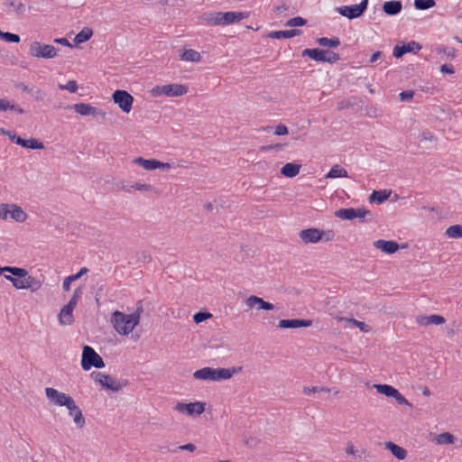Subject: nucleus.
Here are the masks:
<instances>
[{
    "label": "nucleus",
    "instance_id": "2eb2a0df",
    "mask_svg": "<svg viewBox=\"0 0 462 462\" xmlns=\"http://www.w3.org/2000/svg\"><path fill=\"white\" fill-rule=\"evenodd\" d=\"M66 108H73L75 112L85 116H92L94 117H104L106 116V113L104 111L86 103H78L73 106H67Z\"/></svg>",
    "mask_w": 462,
    "mask_h": 462
},
{
    "label": "nucleus",
    "instance_id": "603ef678",
    "mask_svg": "<svg viewBox=\"0 0 462 462\" xmlns=\"http://www.w3.org/2000/svg\"><path fill=\"white\" fill-rule=\"evenodd\" d=\"M75 282L73 280V278L69 275V276H67L64 281H63V283H62V288L64 291H68L70 290V285L71 283Z\"/></svg>",
    "mask_w": 462,
    "mask_h": 462
},
{
    "label": "nucleus",
    "instance_id": "680f3d73",
    "mask_svg": "<svg viewBox=\"0 0 462 462\" xmlns=\"http://www.w3.org/2000/svg\"><path fill=\"white\" fill-rule=\"evenodd\" d=\"M382 52L381 51H375L371 57H370V60H369V62L370 63H374L376 62L379 59H381L382 57Z\"/></svg>",
    "mask_w": 462,
    "mask_h": 462
},
{
    "label": "nucleus",
    "instance_id": "a211bd4d",
    "mask_svg": "<svg viewBox=\"0 0 462 462\" xmlns=\"http://www.w3.org/2000/svg\"><path fill=\"white\" fill-rule=\"evenodd\" d=\"M420 49L421 46L418 42L412 41L402 46L396 45L393 48V55L399 59L402 58L405 53L420 51Z\"/></svg>",
    "mask_w": 462,
    "mask_h": 462
},
{
    "label": "nucleus",
    "instance_id": "f8f14e48",
    "mask_svg": "<svg viewBox=\"0 0 462 462\" xmlns=\"http://www.w3.org/2000/svg\"><path fill=\"white\" fill-rule=\"evenodd\" d=\"M174 410L180 413L189 416H199L205 411V403L201 402H194L189 403L177 402Z\"/></svg>",
    "mask_w": 462,
    "mask_h": 462
},
{
    "label": "nucleus",
    "instance_id": "8fccbe9b",
    "mask_svg": "<svg viewBox=\"0 0 462 462\" xmlns=\"http://www.w3.org/2000/svg\"><path fill=\"white\" fill-rule=\"evenodd\" d=\"M355 211L356 218L364 219L366 216L371 215V212L365 208H355Z\"/></svg>",
    "mask_w": 462,
    "mask_h": 462
},
{
    "label": "nucleus",
    "instance_id": "c756f323",
    "mask_svg": "<svg viewBox=\"0 0 462 462\" xmlns=\"http://www.w3.org/2000/svg\"><path fill=\"white\" fill-rule=\"evenodd\" d=\"M433 440L438 445H450L455 443L456 437L449 432H443L435 435Z\"/></svg>",
    "mask_w": 462,
    "mask_h": 462
},
{
    "label": "nucleus",
    "instance_id": "c03bdc74",
    "mask_svg": "<svg viewBox=\"0 0 462 462\" xmlns=\"http://www.w3.org/2000/svg\"><path fill=\"white\" fill-rule=\"evenodd\" d=\"M26 148L30 149H43L44 145L42 143L37 141L36 139L31 138L27 140V145Z\"/></svg>",
    "mask_w": 462,
    "mask_h": 462
},
{
    "label": "nucleus",
    "instance_id": "a878e982",
    "mask_svg": "<svg viewBox=\"0 0 462 462\" xmlns=\"http://www.w3.org/2000/svg\"><path fill=\"white\" fill-rule=\"evenodd\" d=\"M402 5L401 1L393 0L383 4V9L388 15H395L402 11Z\"/></svg>",
    "mask_w": 462,
    "mask_h": 462
},
{
    "label": "nucleus",
    "instance_id": "4be33fe9",
    "mask_svg": "<svg viewBox=\"0 0 462 462\" xmlns=\"http://www.w3.org/2000/svg\"><path fill=\"white\" fill-rule=\"evenodd\" d=\"M375 248L386 253L393 254L399 249V245L395 241L377 240L374 243Z\"/></svg>",
    "mask_w": 462,
    "mask_h": 462
},
{
    "label": "nucleus",
    "instance_id": "bb28decb",
    "mask_svg": "<svg viewBox=\"0 0 462 462\" xmlns=\"http://www.w3.org/2000/svg\"><path fill=\"white\" fill-rule=\"evenodd\" d=\"M300 167V164L288 162L281 169V173L284 177L293 178L299 174Z\"/></svg>",
    "mask_w": 462,
    "mask_h": 462
},
{
    "label": "nucleus",
    "instance_id": "864d4df0",
    "mask_svg": "<svg viewBox=\"0 0 462 462\" xmlns=\"http://www.w3.org/2000/svg\"><path fill=\"white\" fill-rule=\"evenodd\" d=\"M13 107V104H11L8 100L0 98V111H6Z\"/></svg>",
    "mask_w": 462,
    "mask_h": 462
},
{
    "label": "nucleus",
    "instance_id": "412c9836",
    "mask_svg": "<svg viewBox=\"0 0 462 462\" xmlns=\"http://www.w3.org/2000/svg\"><path fill=\"white\" fill-rule=\"evenodd\" d=\"M312 324L310 319H281L278 327L281 328H308Z\"/></svg>",
    "mask_w": 462,
    "mask_h": 462
},
{
    "label": "nucleus",
    "instance_id": "393cba45",
    "mask_svg": "<svg viewBox=\"0 0 462 462\" xmlns=\"http://www.w3.org/2000/svg\"><path fill=\"white\" fill-rule=\"evenodd\" d=\"M328 51L320 49H305L302 51V56H308L316 61H325Z\"/></svg>",
    "mask_w": 462,
    "mask_h": 462
},
{
    "label": "nucleus",
    "instance_id": "473e14b6",
    "mask_svg": "<svg viewBox=\"0 0 462 462\" xmlns=\"http://www.w3.org/2000/svg\"><path fill=\"white\" fill-rule=\"evenodd\" d=\"M355 208H340L335 212V216L340 219L352 220L356 218Z\"/></svg>",
    "mask_w": 462,
    "mask_h": 462
},
{
    "label": "nucleus",
    "instance_id": "6ab92c4d",
    "mask_svg": "<svg viewBox=\"0 0 462 462\" xmlns=\"http://www.w3.org/2000/svg\"><path fill=\"white\" fill-rule=\"evenodd\" d=\"M445 321L446 319L444 317L437 314H432L430 316L420 315L416 317V322L421 327H427L430 325H442L445 323Z\"/></svg>",
    "mask_w": 462,
    "mask_h": 462
},
{
    "label": "nucleus",
    "instance_id": "cd10ccee",
    "mask_svg": "<svg viewBox=\"0 0 462 462\" xmlns=\"http://www.w3.org/2000/svg\"><path fill=\"white\" fill-rule=\"evenodd\" d=\"M300 31L297 29H291L286 31H274L268 34L269 38L273 39H286L300 35Z\"/></svg>",
    "mask_w": 462,
    "mask_h": 462
},
{
    "label": "nucleus",
    "instance_id": "c85d7f7f",
    "mask_svg": "<svg viewBox=\"0 0 462 462\" xmlns=\"http://www.w3.org/2000/svg\"><path fill=\"white\" fill-rule=\"evenodd\" d=\"M391 195V190L383 189V190H374L369 197V201L371 203L382 204Z\"/></svg>",
    "mask_w": 462,
    "mask_h": 462
},
{
    "label": "nucleus",
    "instance_id": "0e129e2a",
    "mask_svg": "<svg viewBox=\"0 0 462 462\" xmlns=\"http://www.w3.org/2000/svg\"><path fill=\"white\" fill-rule=\"evenodd\" d=\"M433 139H434V136L430 132L426 131L421 134V139H420L421 141L422 140L432 141Z\"/></svg>",
    "mask_w": 462,
    "mask_h": 462
},
{
    "label": "nucleus",
    "instance_id": "20e7f679",
    "mask_svg": "<svg viewBox=\"0 0 462 462\" xmlns=\"http://www.w3.org/2000/svg\"><path fill=\"white\" fill-rule=\"evenodd\" d=\"M241 367L232 368H212L204 367L194 372L195 379L203 381L218 382L221 380L230 379L235 374L241 371Z\"/></svg>",
    "mask_w": 462,
    "mask_h": 462
},
{
    "label": "nucleus",
    "instance_id": "5701e85b",
    "mask_svg": "<svg viewBox=\"0 0 462 462\" xmlns=\"http://www.w3.org/2000/svg\"><path fill=\"white\" fill-rule=\"evenodd\" d=\"M385 449L389 450L392 455L399 460H404L408 455V452L402 447L392 442L387 441L384 443Z\"/></svg>",
    "mask_w": 462,
    "mask_h": 462
},
{
    "label": "nucleus",
    "instance_id": "b1692460",
    "mask_svg": "<svg viewBox=\"0 0 462 462\" xmlns=\"http://www.w3.org/2000/svg\"><path fill=\"white\" fill-rule=\"evenodd\" d=\"M73 310L74 309L70 308V306L65 305L59 314V322L61 326H69L71 325L74 321L73 318Z\"/></svg>",
    "mask_w": 462,
    "mask_h": 462
},
{
    "label": "nucleus",
    "instance_id": "49530a36",
    "mask_svg": "<svg viewBox=\"0 0 462 462\" xmlns=\"http://www.w3.org/2000/svg\"><path fill=\"white\" fill-rule=\"evenodd\" d=\"M3 39L6 42H20V36L18 34L11 33V32H5V35H3Z\"/></svg>",
    "mask_w": 462,
    "mask_h": 462
},
{
    "label": "nucleus",
    "instance_id": "bf43d9fd",
    "mask_svg": "<svg viewBox=\"0 0 462 462\" xmlns=\"http://www.w3.org/2000/svg\"><path fill=\"white\" fill-rule=\"evenodd\" d=\"M440 71L443 73H448V74L455 73L454 68L452 66H448L447 64H444L440 67Z\"/></svg>",
    "mask_w": 462,
    "mask_h": 462
},
{
    "label": "nucleus",
    "instance_id": "423d86ee",
    "mask_svg": "<svg viewBox=\"0 0 462 462\" xmlns=\"http://www.w3.org/2000/svg\"><path fill=\"white\" fill-rule=\"evenodd\" d=\"M188 92V87L182 84H168V85H157L153 87L150 93L152 97H158L162 96L166 97H181Z\"/></svg>",
    "mask_w": 462,
    "mask_h": 462
},
{
    "label": "nucleus",
    "instance_id": "f03ea898",
    "mask_svg": "<svg viewBox=\"0 0 462 462\" xmlns=\"http://www.w3.org/2000/svg\"><path fill=\"white\" fill-rule=\"evenodd\" d=\"M143 311L142 300L137 301L135 310L131 314H125L116 310L111 315V323L115 330L122 336H127L133 332L140 323L141 315Z\"/></svg>",
    "mask_w": 462,
    "mask_h": 462
},
{
    "label": "nucleus",
    "instance_id": "1a4fd4ad",
    "mask_svg": "<svg viewBox=\"0 0 462 462\" xmlns=\"http://www.w3.org/2000/svg\"><path fill=\"white\" fill-rule=\"evenodd\" d=\"M45 394H46V397H47L49 402L51 405H56V406H60V407L64 406V407L68 408L69 405H71L72 401H74V399L70 395H69L65 393L60 392L57 389H54L52 387L45 388Z\"/></svg>",
    "mask_w": 462,
    "mask_h": 462
},
{
    "label": "nucleus",
    "instance_id": "3c124183",
    "mask_svg": "<svg viewBox=\"0 0 462 462\" xmlns=\"http://www.w3.org/2000/svg\"><path fill=\"white\" fill-rule=\"evenodd\" d=\"M274 134L276 135H285L288 134V128L286 125L280 124L275 127Z\"/></svg>",
    "mask_w": 462,
    "mask_h": 462
},
{
    "label": "nucleus",
    "instance_id": "ddd939ff",
    "mask_svg": "<svg viewBox=\"0 0 462 462\" xmlns=\"http://www.w3.org/2000/svg\"><path fill=\"white\" fill-rule=\"evenodd\" d=\"M113 100L125 113H129L132 109L134 97L125 90H116L113 94Z\"/></svg>",
    "mask_w": 462,
    "mask_h": 462
},
{
    "label": "nucleus",
    "instance_id": "de8ad7c7",
    "mask_svg": "<svg viewBox=\"0 0 462 462\" xmlns=\"http://www.w3.org/2000/svg\"><path fill=\"white\" fill-rule=\"evenodd\" d=\"M393 398L401 405L411 406V402H409V401L403 395H402L399 393V391L396 392L395 396H393Z\"/></svg>",
    "mask_w": 462,
    "mask_h": 462
},
{
    "label": "nucleus",
    "instance_id": "4d7b16f0",
    "mask_svg": "<svg viewBox=\"0 0 462 462\" xmlns=\"http://www.w3.org/2000/svg\"><path fill=\"white\" fill-rule=\"evenodd\" d=\"M178 449H180V450H187V451H189V452H193L196 450V446L192 443H189V444H185V445H181L178 448Z\"/></svg>",
    "mask_w": 462,
    "mask_h": 462
},
{
    "label": "nucleus",
    "instance_id": "aec40b11",
    "mask_svg": "<svg viewBox=\"0 0 462 462\" xmlns=\"http://www.w3.org/2000/svg\"><path fill=\"white\" fill-rule=\"evenodd\" d=\"M67 409L69 410V416L73 418L75 425L78 428L82 429L85 426L86 420L81 410L76 404L75 401H72L71 405H69Z\"/></svg>",
    "mask_w": 462,
    "mask_h": 462
},
{
    "label": "nucleus",
    "instance_id": "58836bf2",
    "mask_svg": "<svg viewBox=\"0 0 462 462\" xmlns=\"http://www.w3.org/2000/svg\"><path fill=\"white\" fill-rule=\"evenodd\" d=\"M434 0H415L414 6L419 10H426L435 6Z\"/></svg>",
    "mask_w": 462,
    "mask_h": 462
},
{
    "label": "nucleus",
    "instance_id": "f257e3e1",
    "mask_svg": "<svg viewBox=\"0 0 462 462\" xmlns=\"http://www.w3.org/2000/svg\"><path fill=\"white\" fill-rule=\"evenodd\" d=\"M4 273H9L12 274L5 275V278L17 290H30L32 292H35L42 288V282L30 275L28 271L24 268L15 266H0V274Z\"/></svg>",
    "mask_w": 462,
    "mask_h": 462
},
{
    "label": "nucleus",
    "instance_id": "2f4dec72",
    "mask_svg": "<svg viewBox=\"0 0 462 462\" xmlns=\"http://www.w3.org/2000/svg\"><path fill=\"white\" fill-rule=\"evenodd\" d=\"M93 35V31L88 28H83L79 33L76 34L74 42L76 44H80L88 41Z\"/></svg>",
    "mask_w": 462,
    "mask_h": 462
},
{
    "label": "nucleus",
    "instance_id": "5fc2aeb1",
    "mask_svg": "<svg viewBox=\"0 0 462 462\" xmlns=\"http://www.w3.org/2000/svg\"><path fill=\"white\" fill-rule=\"evenodd\" d=\"M88 272L87 267H82L77 273L70 275L74 281L79 280Z\"/></svg>",
    "mask_w": 462,
    "mask_h": 462
},
{
    "label": "nucleus",
    "instance_id": "a19ab883",
    "mask_svg": "<svg viewBox=\"0 0 462 462\" xmlns=\"http://www.w3.org/2000/svg\"><path fill=\"white\" fill-rule=\"evenodd\" d=\"M305 23H306V20L298 16V17H294V18L288 20L286 23V25L291 26V27H297V26H303V25H305Z\"/></svg>",
    "mask_w": 462,
    "mask_h": 462
},
{
    "label": "nucleus",
    "instance_id": "37998d69",
    "mask_svg": "<svg viewBox=\"0 0 462 462\" xmlns=\"http://www.w3.org/2000/svg\"><path fill=\"white\" fill-rule=\"evenodd\" d=\"M212 315L208 312H198L193 316L194 321L199 324L202 321L207 320L208 319L211 318Z\"/></svg>",
    "mask_w": 462,
    "mask_h": 462
},
{
    "label": "nucleus",
    "instance_id": "774afa93",
    "mask_svg": "<svg viewBox=\"0 0 462 462\" xmlns=\"http://www.w3.org/2000/svg\"><path fill=\"white\" fill-rule=\"evenodd\" d=\"M15 143H16L18 145H21L22 147L26 148V145H27V140H24V139L21 138L20 136H17V138H16V140H15Z\"/></svg>",
    "mask_w": 462,
    "mask_h": 462
},
{
    "label": "nucleus",
    "instance_id": "f3484780",
    "mask_svg": "<svg viewBox=\"0 0 462 462\" xmlns=\"http://www.w3.org/2000/svg\"><path fill=\"white\" fill-rule=\"evenodd\" d=\"M246 307L248 309H255L257 310H273L274 309L273 304L263 300L261 297L251 295L246 298L245 301Z\"/></svg>",
    "mask_w": 462,
    "mask_h": 462
},
{
    "label": "nucleus",
    "instance_id": "dca6fc26",
    "mask_svg": "<svg viewBox=\"0 0 462 462\" xmlns=\"http://www.w3.org/2000/svg\"><path fill=\"white\" fill-rule=\"evenodd\" d=\"M324 236V232L318 228H307L300 231L299 237L305 244H315L319 242Z\"/></svg>",
    "mask_w": 462,
    "mask_h": 462
},
{
    "label": "nucleus",
    "instance_id": "052dcab7",
    "mask_svg": "<svg viewBox=\"0 0 462 462\" xmlns=\"http://www.w3.org/2000/svg\"><path fill=\"white\" fill-rule=\"evenodd\" d=\"M33 96L35 97L36 100H40V101H42L45 97V93L42 92L41 89H35L33 91Z\"/></svg>",
    "mask_w": 462,
    "mask_h": 462
},
{
    "label": "nucleus",
    "instance_id": "7ed1b4c3",
    "mask_svg": "<svg viewBox=\"0 0 462 462\" xmlns=\"http://www.w3.org/2000/svg\"><path fill=\"white\" fill-rule=\"evenodd\" d=\"M248 12H207L203 13L199 19L201 22L211 26H226L237 23L248 18Z\"/></svg>",
    "mask_w": 462,
    "mask_h": 462
},
{
    "label": "nucleus",
    "instance_id": "4c0bfd02",
    "mask_svg": "<svg viewBox=\"0 0 462 462\" xmlns=\"http://www.w3.org/2000/svg\"><path fill=\"white\" fill-rule=\"evenodd\" d=\"M318 42L319 45L329 48H337L340 45V41L338 38H331L328 39L327 37H321L318 39Z\"/></svg>",
    "mask_w": 462,
    "mask_h": 462
},
{
    "label": "nucleus",
    "instance_id": "f704fd0d",
    "mask_svg": "<svg viewBox=\"0 0 462 462\" xmlns=\"http://www.w3.org/2000/svg\"><path fill=\"white\" fill-rule=\"evenodd\" d=\"M339 177H347V171L339 165H334L326 175L328 179H335Z\"/></svg>",
    "mask_w": 462,
    "mask_h": 462
},
{
    "label": "nucleus",
    "instance_id": "13d9d810",
    "mask_svg": "<svg viewBox=\"0 0 462 462\" xmlns=\"http://www.w3.org/2000/svg\"><path fill=\"white\" fill-rule=\"evenodd\" d=\"M412 97H413L412 91H403V92L400 93V97H401V100H402V101L411 99Z\"/></svg>",
    "mask_w": 462,
    "mask_h": 462
},
{
    "label": "nucleus",
    "instance_id": "338daca9",
    "mask_svg": "<svg viewBox=\"0 0 462 462\" xmlns=\"http://www.w3.org/2000/svg\"><path fill=\"white\" fill-rule=\"evenodd\" d=\"M82 287H78L74 290V292H73V295L74 297H76L77 299L80 300L81 296H82Z\"/></svg>",
    "mask_w": 462,
    "mask_h": 462
},
{
    "label": "nucleus",
    "instance_id": "79ce46f5",
    "mask_svg": "<svg viewBox=\"0 0 462 462\" xmlns=\"http://www.w3.org/2000/svg\"><path fill=\"white\" fill-rule=\"evenodd\" d=\"M131 188H134V189L140 190V191H147V192L154 191V188L152 185L146 184V183H135V184L131 185Z\"/></svg>",
    "mask_w": 462,
    "mask_h": 462
},
{
    "label": "nucleus",
    "instance_id": "0eeeda50",
    "mask_svg": "<svg viewBox=\"0 0 462 462\" xmlns=\"http://www.w3.org/2000/svg\"><path fill=\"white\" fill-rule=\"evenodd\" d=\"M81 366L85 371H88L91 367L103 368L105 363L91 346H85L82 352Z\"/></svg>",
    "mask_w": 462,
    "mask_h": 462
},
{
    "label": "nucleus",
    "instance_id": "39448f33",
    "mask_svg": "<svg viewBox=\"0 0 462 462\" xmlns=\"http://www.w3.org/2000/svg\"><path fill=\"white\" fill-rule=\"evenodd\" d=\"M27 213L16 204L2 203L0 204V219L8 220L12 219L18 223L26 221Z\"/></svg>",
    "mask_w": 462,
    "mask_h": 462
},
{
    "label": "nucleus",
    "instance_id": "6e6d98bb",
    "mask_svg": "<svg viewBox=\"0 0 462 462\" xmlns=\"http://www.w3.org/2000/svg\"><path fill=\"white\" fill-rule=\"evenodd\" d=\"M319 391H324V392H329V389H327V388H318V387H312V388H309V387H305L303 392L304 393L306 394H310V393H316V392H319Z\"/></svg>",
    "mask_w": 462,
    "mask_h": 462
},
{
    "label": "nucleus",
    "instance_id": "6e6552de",
    "mask_svg": "<svg viewBox=\"0 0 462 462\" xmlns=\"http://www.w3.org/2000/svg\"><path fill=\"white\" fill-rule=\"evenodd\" d=\"M29 54L35 58L53 59L58 55V49L53 45L32 42L29 47Z\"/></svg>",
    "mask_w": 462,
    "mask_h": 462
},
{
    "label": "nucleus",
    "instance_id": "4468645a",
    "mask_svg": "<svg viewBox=\"0 0 462 462\" xmlns=\"http://www.w3.org/2000/svg\"><path fill=\"white\" fill-rule=\"evenodd\" d=\"M133 163L143 167L146 171H153L156 169H162L167 171L171 169V164L168 162H162L155 159H144L143 157H137L133 160Z\"/></svg>",
    "mask_w": 462,
    "mask_h": 462
},
{
    "label": "nucleus",
    "instance_id": "ea45409f",
    "mask_svg": "<svg viewBox=\"0 0 462 462\" xmlns=\"http://www.w3.org/2000/svg\"><path fill=\"white\" fill-rule=\"evenodd\" d=\"M59 88L61 90H68L70 93H76L78 90V83L75 80H69L67 84H60Z\"/></svg>",
    "mask_w": 462,
    "mask_h": 462
},
{
    "label": "nucleus",
    "instance_id": "9b49d317",
    "mask_svg": "<svg viewBox=\"0 0 462 462\" xmlns=\"http://www.w3.org/2000/svg\"><path fill=\"white\" fill-rule=\"evenodd\" d=\"M368 0H363L358 5H343L336 8V12L348 19L360 17L366 10Z\"/></svg>",
    "mask_w": 462,
    "mask_h": 462
},
{
    "label": "nucleus",
    "instance_id": "c9c22d12",
    "mask_svg": "<svg viewBox=\"0 0 462 462\" xmlns=\"http://www.w3.org/2000/svg\"><path fill=\"white\" fill-rule=\"evenodd\" d=\"M339 320L348 322L352 326L358 328L363 332L371 331V328L367 324H365V322L359 321L357 319H349V318H340Z\"/></svg>",
    "mask_w": 462,
    "mask_h": 462
},
{
    "label": "nucleus",
    "instance_id": "9d476101",
    "mask_svg": "<svg viewBox=\"0 0 462 462\" xmlns=\"http://www.w3.org/2000/svg\"><path fill=\"white\" fill-rule=\"evenodd\" d=\"M94 380L101 384L102 387L113 392H118L127 384V381L121 382L108 374L102 373H93L91 374Z\"/></svg>",
    "mask_w": 462,
    "mask_h": 462
},
{
    "label": "nucleus",
    "instance_id": "a18cd8bd",
    "mask_svg": "<svg viewBox=\"0 0 462 462\" xmlns=\"http://www.w3.org/2000/svg\"><path fill=\"white\" fill-rule=\"evenodd\" d=\"M9 5L14 8L15 14H20L25 12V5L21 2H10Z\"/></svg>",
    "mask_w": 462,
    "mask_h": 462
},
{
    "label": "nucleus",
    "instance_id": "69168bd1",
    "mask_svg": "<svg viewBox=\"0 0 462 462\" xmlns=\"http://www.w3.org/2000/svg\"><path fill=\"white\" fill-rule=\"evenodd\" d=\"M79 299H77L76 297L72 296L71 299L69 300V301L68 302V304H66L67 306H70V308L72 309H75V307L77 306L78 302H79Z\"/></svg>",
    "mask_w": 462,
    "mask_h": 462
},
{
    "label": "nucleus",
    "instance_id": "09e8293b",
    "mask_svg": "<svg viewBox=\"0 0 462 462\" xmlns=\"http://www.w3.org/2000/svg\"><path fill=\"white\" fill-rule=\"evenodd\" d=\"M338 60H339L338 54H337L333 51H328V54L326 55V60L324 62L334 63V62H337Z\"/></svg>",
    "mask_w": 462,
    "mask_h": 462
},
{
    "label": "nucleus",
    "instance_id": "e433bc0d",
    "mask_svg": "<svg viewBox=\"0 0 462 462\" xmlns=\"http://www.w3.org/2000/svg\"><path fill=\"white\" fill-rule=\"evenodd\" d=\"M445 235L449 238L462 237V226L453 225L446 229Z\"/></svg>",
    "mask_w": 462,
    "mask_h": 462
},
{
    "label": "nucleus",
    "instance_id": "7c9ffc66",
    "mask_svg": "<svg viewBox=\"0 0 462 462\" xmlns=\"http://www.w3.org/2000/svg\"><path fill=\"white\" fill-rule=\"evenodd\" d=\"M180 59L182 60L189 62H199L201 60V55L199 51L192 49H189L182 52V54L180 55Z\"/></svg>",
    "mask_w": 462,
    "mask_h": 462
},
{
    "label": "nucleus",
    "instance_id": "72a5a7b5",
    "mask_svg": "<svg viewBox=\"0 0 462 462\" xmlns=\"http://www.w3.org/2000/svg\"><path fill=\"white\" fill-rule=\"evenodd\" d=\"M374 386L379 393L393 398L395 396V393L398 391L394 387L388 384H374Z\"/></svg>",
    "mask_w": 462,
    "mask_h": 462
},
{
    "label": "nucleus",
    "instance_id": "e2e57ef3",
    "mask_svg": "<svg viewBox=\"0 0 462 462\" xmlns=\"http://www.w3.org/2000/svg\"><path fill=\"white\" fill-rule=\"evenodd\" d=\"M54 42L57 43H60L63 46L71 47V44L67 38H58V39H55Z\"/></svg>",
    "mask_w": 462,
    "mask_h": 462
}]
</instances>
